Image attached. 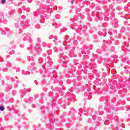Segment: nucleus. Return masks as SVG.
Instances as JSON below:
<instances>
[{
	"label": "nucleus",
	"mask_w": 130,
	"mask_h": 130,
	"mask_svg": "<svg viewBox=\"0 0 130 130\" xmlns=\"http://www.w3.org/2000/svg\"><path fill=\"white\" fill-rule=\"evenodd\" d=\"M73 2H74V0L72 1V4L73 5Z\"/></svg>",
	"instance_id": "obj_3"
},
{
	"label": "nucleus",
	"mask_w": 130,
	"mask_h": 130,
	"mask_svg": "<svg viewBox=\"0 0 130 130\" xmlns=\"http://www.w3.org/2000/svg\"><path fill=\"white\" fill-rule=\"evenodd\" d=\"M105 19H106L107 20H108V18H106Z\"/></svg>",
	"instance_id": "obj_4"
},
{
	"label": "nucleus",
	"mask_w": 130,
	"mask_h": 130,
	"mask_svg": "<svg viewBox=\"0 0 130 130\" xmlns=\"http://www.w3.org/2000/svg\"><path fill=\"white\" fill-rule=\"evenodd\" d=\"M2 4H5V3H6V0H2Z\"/></svg>",
	"instance_id": "obj_2"
},
{
	"label": "nucleus",
	"mask_w": 130,
	"mask_h": 130,
	"mask_svg": "<svg viewBox=\"0 0 130 130\" xmlns=\"http://www.w3.org/2000/svg\"><path fill=\"white\" fill-rule=\"evenodd\" d=\"M0 110L1 111H4V110H5V108L3 106H0Z\"/></svg>",
	"instance_id": "obj_1"
}]
</instances>
